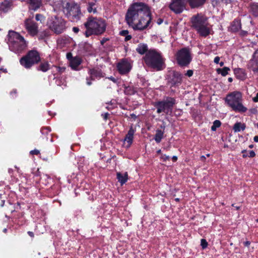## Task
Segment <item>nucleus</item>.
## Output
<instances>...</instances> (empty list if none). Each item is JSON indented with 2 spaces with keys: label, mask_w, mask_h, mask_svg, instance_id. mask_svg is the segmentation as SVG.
Segmentation results:
<instances>
[{
  "label": "nucleus",
  "mask_w": 258,
  "mask_h": 258,
  "mask_svg": "<svg viewBox=\"0 0 258 258\" xmlns=\"http://www.w3.org/2000/svg\"><path fill=\"white\" fill-rule=\"evenodd\" d=\"M151 14L145 3H134L129 7L125 15L127 24L136 30H143L151 26Z\"/></svg>",
  "instance_id": "f257e3e1"
},
{
  "label": "nucleus",
  "mask_w": 258,
  "mask_h": 258,
  "mask_svg": "<svg viewBox=\"0 0 258 258\" xmlns=\"http://www.w3.org/2000/svg\"><path fill=\"white\" fill-rule=\"evenodd\" d=\"M191 27L201 36L207 37L210 33L208 18L202 14L194 15L190 20Z\"/></svg>",
  "instance_id": "f03ea898"
},
{
  "label": "nucleus",
  "mask_w": 258,
  "mask_h": 258,
  "mask_svg": "<svg viewBox=\"0 0 258 258\" xmlns=\"http://www.w3.org/2000/svg\"><path fill=\"white\" fill-rule=\"evenodd\" d=\"M8 36V44L11 51L19 54L26 49L27 43L24 38L19 33L10 31Z\"/></svg>",
  "instance_id": "7ed1b4c3"
},
{
  "label": "nucleus",
  "mask_w": 258,
  "mask_h": 258,
  "mask_svg": "<svg viewBox=\"0 0 258 258\" xmlns=\"http://www.w3.org/2000/svg\"><path fill=\"white\" fill-rule=\"evenodd\" d=\"M86 28L85 35L87 37L92 34L100 35L104 33L106 30V24L101 19L90 17L85 23Z\"/></svg>",
  "instance_id": "20e7f679"
},
{
  "label": "nucleus",
  "mask_w": 258,
  "mask_h": 258,
  "mask_svg": "<svg viewBox=\"0 0 258 258\" xmlns=\"http://www.w3.org/2000/svg\"><path fill=\"white\" fill-rule=\"evenodd\" d=\"M145 63L149 67L156 70L163 69L164 59L161 54L155 50H149L144 57Z\"/></svg>",
  "instance_id": "39448f33"
},
{
  "label": "nucleus",
  "mask_w": 258,
  "mask_h": 258,
  "mask_svg": "<svg viewBox=\"0 0 258 258\" xmlns=\"http://www.w3.org/2000/svg\"><path fill=\"white\" fill-rule=\"evenodd\" d=\"M242 94L238 91H234L228 94L225 98V102L235 112L244 113L247 109L242 103Z\"/></svg>",
  "instance_id": "423d86ee"
},
{
  "label": "nucleus",
  "mask_w": 258,
  "mask_h": 258,
  "mask_svg": "<svg viewBox=\"0 0 258 258\" xmlns=\"http://www.w3.org/2000/svg\"><path fill=\"white\" fill-rule=\"evenodd\" d=\"M62 8L63 13L71 21L80 20L81 10L79 5L73 2H66L63 3Z\"/></svg>",
  "instance_id": "0eeeda50"
},
{
  "label": "nucleus",
  "mask_w": 258,
  "mask_h": 258,
  "mask_svg": "<svg viewBox=\"0 0 258 258\" xmlns=\"http://www.w3.org/2000/svg\"><path fill=\"white\" fill-rule=\"evenodd\" d=\"M40 60L41 58L38 51L36 50H30L20 58V63L25 68L28 69L38 63Z\"/></svg>",
  "instance_id": "6e6552de"
},
{
  "label": "nucleus",
  "mask_w": 258,
  "mask_h": 258,
  "mask_svg": "<svg viewBox=\"0 0 258 258\" xmlns=\"http://www.w3.org/2000/svg\"><path fill=\"white\" fill-rule=\"evenodd\" d=\"M175 103L174 98L168 97L161 101L156 102L155 103V106L157 108L158 113L164 112L166 114H168L172 112L173 105Z\"/></svg>",
  "instance_id": "1a4fd4ad"
},
{
  "label": "nucleus",
  "mask_w": 258,
  "mask_h": 258,
  "mask_svg": "<svg viewBox=\"0 0 258 258\" xmlns=\"http://www.w3.org/2000/svg\"><path fill=\"white\" fill-rule=\"evenodd\" d=\"M48 25L50 29L56 34L62 33L66 28L65 21L56 16L51 17L48 22Z\"/></svg>",
  "instance_id": "9d476101"
},
{
  "label": "nucleus",
  "mask_w": 258,
  "mask_h": 258,
  "mask_svg": "<svg viewBox=\"0 0 258 258\" xmlns=\"http://www.w3.org/2000/svg\"><path fill=\"white\" fill-rule=\"evenodd\" d=\"M177 63L180 67L187 66L192 60L191 52L189 48L184 47L177 51L176 54Z\"/></svg>",
  "instance_id": "9b49d317"
},
{
  "label": "nucleus",
  "mask_w": 258,
  "mask_h": 258,
  "mask_svg": "<svg viewBox=\"0 0 258 258\" xmlns=\"http://www.w3.org/2000/svg\"><path fill=\"white\" fill-rule=\"evenodd\" d=\"M182 74L177 71H171L169 72L167 78V83L171 87L178 86L182 82Z\"/></svg>",
  "instance_id": "f8f14e48"
},
{
  "label": "nucleus",
  "mask_w": 258,
  "mask_h": 258,
  "mask_svg": "<svg viewBox=\"0 0 258 258\" xmlns=\"http://www.w3.org/2000/svg\"><path fill=\"white\" fill-rule=\"evenodd\" d=\"M186 3V0H172L169 8L176 14H180L185 8Z\"/></svg>",
  "instance_id": "ddd939ff"
},
{
  "label": "nucleus",
  "mask_w": 258,
  "mask_h": 258,
  "mask_svg": "<svg viewBox=\"0 0 258 258\" xmlns=\"http://www.w3.org/2000/svg\"><path fill=\"white\" fill-rule=\"evenodd\" d=\"M25 26L28 32L31 36H35L38 33V25L33 20L26 19L25 21Z\"/></svg>",
  "instance_id": "4468645a"
},
{
  "label": "nucleus",
  "mask_w": 258,
  "mask_h": 258,
  "mask_svg": "<svg viewBox=\"0 0 258 258\" xmlns=\"http://www.w3.org/2000/svg\"><path fill=\"white\" fill-rule=\"evenodd\" d=\"M248 67L254 72L258 71V49L254 52L252 58L248 63Z\"/></svg>",
  "instance_id": "2eb2a0df"
},
{
  "label": "nucleus",
  "mask_w": 258,
  "mask_h": 258,
  "mask_svg": "<svg viewBox=\"0 0 258 258\" xmlns=\"http://www.w3.org/2000/svg\"><path fill=\"white\" fill-rule=\"evenodd\" d=\"M117 68L119 73L122 75L128 73L131 69L130 63L124 60L118 63Z\"/></svg>",
  "instance_id": "dca6fc26"
},
{
  "label": "nucleus",
  "mask_w": 258,
  "mask_h": 258,
  "mask_svg": "<svg viewBox=\"0 0 258 258\" xmlns=\"http://www.w3.org/2000/svg\"><path fill=\"white\" fill-rule=\"evenodd\" d=\"M73 43V39L68 36H63L57 40V45L61 48L68 47Z\"/></svg>",
  "instance_id": "f3484780"
},
{
  "label": "nucleus",
  "mask_w": 258,
  "mask_h": 258,
  "mask_svg": "<svg viewBox=\"0 0 258 258\" xmlns=\"http://www.w3.org/2000/svg\"><path fill=\"white\" fill-rule=\"evenodd\" d=\"M135 133V130L133 128V126H131L124 139V144H125V142L127 143V145L126 146V148H129L133 143Z\"/></svg>",
  "instance_id": "a211bd4d"
},
{
  "label": "nucleus",
  "mask_w": 258,
  "mask_h": 258,
  "mask_svg": "<svg viewBox=\"0 0 258 258\" xmlns=\"http://www.w3.org/2000/svg\"><path fill=\"white\" fill-rule=\"evenodd\" d=\"M12 0H5L0 4V10L7 13L12 9Z\"/></svg>",
  "instance_id": "6ab92c4d"
},
{
  "label": "nucleus",
  "mask_w": 258,
  "mask_h": 258,
  "mask_svg": "<svg viewBox=\"0 0 258 258\" xmlns=\"http://www.w3.org/2000/svg\"><path fill=\"white\" fill-rule=\"evenodd\" d=\"M30 10L35 11L39 9L42 6V0H28Z\"/></svg>",
  "instance_id": "aec40b11"
},
{
  "label": "nucleus",
  "mask_w": 258,
  "mask_h": 258,
  "mask_svg": "<svg viewBox=\"0 0 258 258\" xmlns=\"http://www.w3.org/2000/svg\"><path fill=\"white\" fill-rule=\"evenodd\" d=\"M89 73L92 80L95 79H100L104 77L103 73L99 69H93L90 70Z\"/></svg>",
  "instance_id": "412c9836"
},
{
  "label": "nucleus",
  "mask_w": 258,
  "mask_h": 258,
  "mask_svg": "<svg viewBox=\"0 0 258 258\" xmlns=\"http://www.w3.org/2000/svg\"><path fill=\"white\" fill-rule=\"evenodd\" d=\"M191 8H197L202 7L206 2V0H186Z\"/></svg>",
  "instance_id": "4be33fe9"
},
{
  "label": "nucleus",
  "mask_w": 258,
  "mask_h": 258,
  "mask_svg": "<svg viewBox=\"0 0 258 258\" xmlns=\"http://www.w3.org/2000/svg\"><path fill=\"white\" fill-rule=\"evenodd\" d=\"M50 66L47 61H41L37 67V70L39 71L46 72L50 69Z\"/></svg>",
  "instance_id": "5701e85b"
},
{
  "label": "nucleus",
  "mask_w": 258,
  "mask_h": 258,
  "mask_svg": "<svg viewBox=\"0 0 258 258\" xmlns=\"http://www.w3.org/2000/svg\"><path fill=\"white\" fill-rule=\"evenodd\" d=\"M116 176L118 181L121 185L124 184L127 180L128 174L127 172H125L124 174H122L120 172H117Z\"/></svg>",
  "instance_id": "b1692460"
},
{
  "label": "nucleus",
  "mask_w": 258,
  "mask_h": 258,
  "mask_svg": "<svg viewBox=\"0 0 258 258\" xmlns=\"http://www.w3.org/2000/svg\"><path fill=\"white\" fill-rule=\"evenodd\" d=\"M136 51L140 54H144L148 51V46L145 43H140L136 48Z\"/></svg>",
  "instance_id": "393cba45"
},
{
  "label": "nucleus",
  "mask_w": 258,
  "mask_h": 258,
  "mask_svg": "<svg viewBox=\"0 0 258 258\" xmlns=\"http://www.w3.org/2000/svg\"><path fill=\"white\" fill-rule=\"evenodd\" d=\"M81 64V58L76 57L70 61V66L73 70H76L77 68Z\"/></svg>",
  "instance_id": "a878e982"
},
{
  "label": "nucleus",
  "mask_w": 258,
  "mask_h": 258,
  "mask_svg": "<svg viewBox=\"0 0 258 258\" xmlns=\"http://www.w3.org/2000/svg\"><path fill=\"white\" fill-rule=\"evenodd\" d=\"M245 125L241 122H236L234 124L233 129L235 132H239L243 131L245 128Z\"/></svg>",
  "instance_id": "bb28decb"
},
{
  "label": "nucleus",
  "mask_w": 258,
  "mask_h": 258,
  "mask_svg": "<svg viewBox=\"0 0 258 258\" xmlns=\"http://www.w3.org/2000/svg\"><path fill=\"white\" fill-rule=\"evenodd\" d=\"M164 132L160 130H157L156 132L154 139L157 143H159L163 137Z\"/></svg>",
  "instance_id": "cd10ccee"
},
{
  "label": "nucleus",
  "mask_w": 258,
  "mask_h": 258,
  "mask_svg": "<svg viewBox=\"0 0 258 258\" xmlns=\"http://www.w3.org/2000/svg\"><path fill=\"white\" fill-rule=\"evenodd\" d=\"M250 11L252 14L255 16H258V3H253L250 5Z\"/></svg>",
  "instance_id": "c85d7f7f"
},
{
  "label": "nucleus",
  "mask_w": 258,
  "mask_h": 258,
  "mask_svg": "<svg viewBox=\"0 0 258 258\" xmlns=\"http://www.w3.org/2000/svg\"><path fill=\"white\" fill-rule=\"evenodd\" d=\"M216 71L218 74H220L222 76L224 77L228 74V72L230 71V69L225 67L222 69H217Z\"/></svg>",
  "instance_id": "c756f323"
},
{
  "label": "nucleus",
  "mask_w": 258,
  "mask_h": 258,
  "mask_svg": "<svg viewBox=\"0 0 258 258\" xmlns=\"http://www.w3.org/2000/svg\"><path fill=\"white\" fill-rule=\"evenodd\" d=\"M240 28V22L238 21H234L231 24V30L233 31H237Z\"/></svg>",
  "instance_id": "7c9ffc66"
},
{
  "label": "nucleus",
  "mask_w": 258,
  "mask_h": 258,
  "mask_svg": "<svg viewBox=\"0 0 258 258\" xmlns=\"http://www.w3.org/2000/svg\"><path fill=\"white\" fill-rule=\"evenodd\" d=\"M221 124L220 120H216L214 121L213 125L211 126V130L212 131H216L217 128L219 127Z\"/></svg>",
  "instance_id": "2f4dec72"
},
{
  "label": "nucleus",
  "mask_w": 258,
  "mask_h": 258,
  "mask_svg": "<svg viewBox=\"0 0 258 258\" xmlns=\"http://www.w3.org/2000/svg\"><path fill=\"white\" fill-rule=\"evenodd\" d=\"M95 4L94 3H89L88 7H87V10L89 13H96V9L95 8H93Z\"/></svg>",
  "instance_id": "473e14b6"
},
{
  "label": "nucleus",
  "mask_w": 258,
  "mask_h": 258,
  "mask_svg": "<svg viewBox=\"0 0 258 258\" xmlns=\"http://www.w3.org/2000/svg\"><path fill=\"white\" fill-rule=\"evenodd\" d=\"M51 132V128L50 127H43L41 129V133L42 135L47 136Z\"/></svg>",
  "instance_id": "72a5a7b5"
},
{
  "label": "nucleus",
  "mask_w": 258,
  "mask_h": 258,
  "mask_svg": "<svg viewBox=\"0 0 258 258\" xmlns=\"http://www.w3.org/2000/svg\"><path fill=\"white\" fill-rule=\"evenodd\" d=\"M35 19L36 21H40L41 22H42V21H44V17H43V16L41 14H37L35 16Z\"/></svg>",
  "instance_id": "f704fd0d"
},
{
  "label": "nucleus",
  "mask_w": 258,
  "mask_h": 258,
  "mask_svg": "<svg viewBox=\"0 0 258 258\" xmlns=\"http://www.w3.org/2000/svg\"><path fill=\"white\" fill-rule=\"evenodd\" d=\"M201 245L203 249L206 248L208 246V242L205 239H202L201 240Z\"/></svg>",
  "instance_id": "c9c22d12"
},
{
  "label": "nucleus",
  "mask_w": 258,
  "mask_h": 258,
  "mask_svg": "<svg viewBox=\"0 0 258 258\" xmlns=\"http://www.w3.org/2000/svg\"><path fill=\"white\" fill-rule=\"evenodd\" d=\"M234 73L235 75H238V74H240L243 73V70L240 68H236L234 69Z\"/></svg>",
  "instance_id": "e433bc0d"
},
{
  "label": "nucleus",
  "mask_w": 258,
  "mask_h": 258,
  "mask_svg": "<svg viewBox=\"0 0 258 258\" xmlns=\"http://www.w3.org/2000/svg\"><path fill=\"white\" fill-rule=\"evenodd\" d=\"M17 94V91L16 89H13L11 92H10V95L13 98H14L16 97Z\"/></svg>",
  "instance_id": "4c0bfd02"
},
{
  "label": "nucleus",
  "mask_w": 258,
  "mask_h": 258,
  "mask_svg": "<svg viewBox=\"0 0 258 258\" xmlns=\"http://www.w3.org/2000/svg\"><path fill=\"white\" fill-rule=\"evenodd\" d=\"M30 154L32 155H38L40 154V151L37 149H34L33 150L31 151L30 152Z\"/></svg>",
  "instance_id": "58836bf2"
},
{
  "label": "nucleus",
  "mask_w": 258,
  "mask_h": 258,
  "mask_svg": "<svg viewBox=\"0 0 258 258\" xmlns=\"http://www.w3.org/2000/svg\"><path fill=\"white\" fill-rule=\"evenodd\" d=\"M125 93L127 94H132L133 93V91L131 89L130 87H125V90L124 91Z\"/></svg>",
  "instance_id": "ea45409f"
},
{
  "label": "nucleus",
  "mask_w": 258,
  "mask_h": 258,
  "mask_svg": "<svg viewBox=\"0 0 258 258\" xmlns=\"http://www.w3.org/2000/svg\"><path fill=\"white\" fill-rule=\"evenodd\" d=\"M67 57L68 58V59L70 61H71L72 59H74L75 58H76V57H73V55H72V53L71 52H68L67 53Z\"/></svg>",
  "instance_id": "a19ab883"
},
{
  "label": "nucleus",
  "mask_w": 258,
  "mask_h": 258,
  "mask_svg": "<svg viewBox=\"0 0 258 258\" xmlns=\"http://www.w3.org/2000/svg\"><path fill=\"white\" fill-rule=\"evenodd\" d=\"M128 31L127 30H122L119 32V34L120 35L123 36H126L127 35H128Z\"/></svg>",
  "instance_id": "79ce46f5"
},
{
  "label": "nucleus",
  "mask_w": 258,
  "mask_h": 258,
  "mask_svg": "<svg viewBox=\"0 0 258 258\" xmlns=\"http://www.w3.org/2000/svg\"><path fill=\"white\" fill-rule=\"evenodd\" d=\"M161 158L163 161H166V160H168L170 159V157L166 155H162Z\"/></svg>",
  "instance_id": "37998d69"
},
{
  "label": "nucleus",
  "mask_w": 258,
  "mask_h": 258,
  "mask_svg": "<svg viewBox=\"0 0 258 258\" xmlns=\"http://www.w3.org/2000/svg\"><path fill=\"white\" fill-rule=\"evenodd\" d=\"M193 75V71L191 70H189L187 71L186 73L185 74V75L187 76L190 77L192 76Z\"/></svg>",
  "instance_id": "c03bdc74"
},
{
  "label": "nucleus",
  "mask_w": 258,
  "mask_h": 258,
  "mask_svg": "<svg viewBox=\"0 0 258 258\" xmlns=\"http://www.w3.org/2000/svg\"><path fill=\"white\" fill-rule=\"evenodd\" d=\"M255 156V153L253 151H250L249 152V155H248V156L249 157L252 158V157H254Z\"/></svg>",
  "instance_id": "a18cd8bd"
},
{
  "label": "nucleus",
  "mask_w": 258,
  "mask_h": 258,
  "mask_svg": "<svg viewBox=\"0 0 258 258\" xmlns=\"http://www.w3.org/2000/svg\"><path fill=\"white\" fill-rule=\"evenodd\" d=\"M109 114L108 113H105L104 114H102L104 120H107L108 119V116Z\"/></svg>",
  "instance_id": "49530a36"
},
{
  "label": "nucleus",
  "mask_w": 258,
  "mask_h": 258,
  "mask_svg": "<svg viewBox=\"0 0 258 258\" xmlns=\"http://www.w3.org/2000/svg\"><path fill=\"white\" fill-rule=\"evenodd\" d=\"M219 61H220V57L219 56H216L215 57L214 62L215 63L217 64V63H219Z\"/></svg>",
  "instance_id": "de8ad7c7"
},
{
  "label": "nucleus",
  "mask_w": 258,
  "mask_h": 258,
  "mask_svg": "<svg viewBox=\"0 0 258 258\" xmlns=\"http://www.w3.org/2000/svg\"><path fill=\"white\" fill-rule=\"evenodd\" d=\"M108 79L112 81L113 82L115 83H117V79L114 78L113 77H109Z\"/></svg>",
  "instance_id": "09e8293b"
},
{
  "label": "nucleus",
  "mask_w": 258,
  "mask_h": 258,
  "mask_svg": "<svg viewBox=\"0 0 258 258\" xmlns=\"http://www.w3.org/2000/svg\"><path fill=\"white\" fill-rule=\"evenodd\" d=\"M109 39L108 38H103L101 40V44L102 45H103L107 41H108Z\"/></svg>",
  "instance_id": "8fccbe9b"
},
{
  "label": "nucleus",
  "mask_w": 258,
  "mask_h": 258,
  "mask_svg": "<svg viewBox=\"0 0 258 258\" xmlns=\"http://www.w3.org/2000/svg\"><path fill=\"white\" fill-rule=\"evenodd\" d=\"M131 38H132V36H131V35H127L125 37L124 40H125V41H127L130 40Z\"/></svg>",
  "instance_id": "3c124183"
},
{
  "label": "nucleus",
  "mask_w": 258,
  "mask_h": 258,
  "mask_svg": "<svg viewBox=\"0 0 258 258\" xmlns=\"http://www.w3.org/2000/svg\"><path fill=\"white\" fill-rule=\"evenodd\" d=\"M73 31L75 33H77L79 32V31H80V29L78 27H74L73 28Z\"/></svg>",
  "instance_id": "603ef678"
},
{
  "label": "nucleus",
  "mask_w": 258,
  "mask_h": 258,
  "mask_svg": "<svg viewBox=\"0 0 258 258\" xmlns=\"http://www.w3.org/2000/svg\"><path fill=\"white\" fill-rule=\"evenodd\" d=\"M246 152V150H243L242 151V153H243V155H242L243 158H246L247 156H248V155H247V154H245Z\"/></svg>",
  "instance_id": "864d4df0"
},
{
  "label": "nucleus",
  "mask_w": 258,
  "mask_h": 258,
  "mask_svg": "<svg viewBox=\"0 0 258 258\" xmlns=\"http://www.w3.org/2000/svg\"><path fill=\"white\" fill-rule=\"evenodd\" d=\"M27 233L29 235V236H30L31 237L33 238L34 237V234L33 232L28 231Z\"/></svg>",
  "instance_id": "5fc2aeb1"
},
{
  "label": "nucleus",
  "mask_w": 258,
  "mask_h": 258,
  "mask_svg": "<svg viewBox=\"0 0 258 258\" xmlns=\"http://www.w3.org/2000/svg\"><path fill=\"white\" fill-rule=\"evenodd\" d=\"M252 100L254 102H258V93L256 94V96L253 98Z\"/></svg>",
  "instance_id": "6e6d98bb"
},
{
  "label": "nucleus",
  "mask_w": 258,
  "mask_h": 258,
  "mask_svg": "<svg viewBox=\"0 0 258 258\" xmlns=\"http://www.w3.org/2000/svg\"><path fill=\"white\" fill-rule=\"evenodd\" d=\"M250 242L248 241H245L244 242V244L245 246H249V245H250Z\"/></svg>",
  "instance_id": "4d7b16f0"
},
{
  "label": "nucleus",
  "mask_w": 258,
  "mask_h": 258,
  "mask_svg": "<svg viewBox=\"0 0 258 258\" xmlns=\"http://www.w3.org/2000/svg\"><path fill=\"white\" fill-rule=\"evenodd\" d=\"M86 80H87V84L88 85H90L91 84V82L90 80H89V79L88 78H87L86 79Z\"/></svg>",
  "instance_id": "13d9d810"
},
{
  "label": "nucleus",
  "mask_w": 258,
  "mask_h": 258,
  "mask_svg": "<svg viewBox=\"0 0 258 258\" xmlns=\"http://www.w3.org/2000/svg\"><path fill=\"white\" fill-rule=\"evenodd\" d=\"M253 140L255 142H258V136H255L253 138Z\"/></svg>",
  "instance_id": "bf43d9fd"
},
{
  "label": "nucleus",
  "mask_w": 258,
  "mask_h": 258,
  "mask_svg": "<svg viewBox=\"0 0 258 258\" xmlns=\"http://www.w3.org/2000/svg\"><path fill=\"white\" fill-rule=\"evenodd\" d=\"M5 204V200H2L1 201L0 206L1 207H3Z\"/></svg>",
  "instance_id": "052dcab7"
},
{
  "label": "nucleus",
  "mask_w": 258,
  "mask_h": 258,
  "mask_svg": "<svg viewBox=\"0 0 258 258\" xmlns=\"http://www.w3.org/2000/svg\"><path fill=\"white\" fill-rule=\"evenodd\" d=\"M65 68H59V72L60 73H62L64 71Z\"/></svg>",
  "instance_id": "680f3d73"
},
{
  "label": "nucleus",
  "mask_w": 258,
  "mask_h": 258,
  "mask_svg": "<svg viewBox=\"0 0 258 258\" xmlns=\"http://www.w3.org/2000/svg\"><path fill=\"white\" fill-rule=\"evenodd\" d=\"M172 160L174 162H175L177 160V157L175 156H174L172 157Z\"/></svg>",
  "instance_id": "e2e57ef3"
},
{
  "label": "nucleus",
  "mask_w": 258,
  "mask_h": 258,
  "mask_svg": "<svg viewBox=\"0 0 258 258\" xmlns=\"http://www.w3.org/2000/svg\"><path fill=\"white\" fill-rule=\"evenodd\" d=\"M0 70L3 71L4 73H7V71L6 69L1 68V69H0Z\"/></svg>",
  "instance_id": "0e129e2a"
},
{
  "label": "nucleus",
  "mask_w": 258,
  "mask_h": 258,
  "mask_svg": "<svg viewBox=\"0 0 258 258\" xmlns=\"http://www.w3.org/2000/svg\"><path fill=\"white\" fill-rule=\"evenodd\" d=\"M228 81H229V82H232V81H233V79H232V78H228Z\"/></svg>",
  "instance_id": "69168bd1"
},
{
  "label": "nucleus",
  "mask_w": 258,
  "mask_h": 258,
  "mask_svg": "<svg viewBox=\"0 0 258 258\" xmlns=\"http://www.w3.org/2000/svg\"><path fill=\"white\" fill-rule=\"evenodd\" d=\"M220 67H222L224 66V62L221 61L219 63Z\"/></svg>",
  "instance_id": "338daca9"
},
{
  "label": "nucleus",
  "mask_w": 258,
  "mask_h": 258,
  "mask_svg": "<svg viewBox=\"0 0 258 258\" xmlns=\"http://www.w3.org/2000/svg\"><path fill=\"white\" fill-rule=\"evenodd\" d=\"M206 159V157L204 156H201V159L202 161H204Z\"/></svg>",
  "instance_id": "774afa93"
}]
</instances>
